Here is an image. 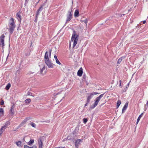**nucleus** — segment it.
<instances>
[{
	"mask_svg": "<svg viewBox=\"0 0 148 148\" xmlns=\"http://www.w3.org/2000/svg\"><path fill=\"white\" fill-rule=\"evenodd\" d=\"M9 29L10 33L12 34L13 32L14 29L15 27V25L14 23V19L13 18H12L9 20Z\"/></svg>",
	"mask_w": 148,
	"mask_h": 148,
	"instance_id": "f257e3e1",
	"label": "nucleus"
},
{
	"mask_svg": "<svg viewBox=\"0 0 148 148\" xmlns=\"http://www.w3.org/2000/svg\"><path fill=\"white\" fill-rule=\"evenodd\" d=\"M78 35H77L75 31L73 32L71 39V42H73V47H74L77 43L78 39Z\"/></svg>",
	"mask_w": 148,
	"mask_h": 148,
	"instance_id": "f03ea898",
	"label": "nucleus"
},
{
	"mask_svg": "<svg viewBox=\"0 0 148 148\" xmlns=\"http://www.w3.org/2000/svg\"><path fill=\"white\" fill-rule=\"evenodd\" d=\"M104 94H101L96 99V101L93 105H92L90 107L91 109L94 108L97 105L98 102L100 100V99L103 97Z\"/></svg>",
	"mask_w": 148,
	"mask_h": 148,
	"instance_id": "7ed1b4c3",
	"label": "nucleus"
},
{
	"mask_svg": "<svg viewBox=\"0 0 148 148\" xmlns=\"http://www.w3.org/2000/svg\"><path fill=\"white\" fill-rule=\"evenodd\" d=\"M5 36L4 34H2L0 37V47H2V49H4L5 46L4 38Z\"/></svg>",
	"mask_w": 148,
	"mask_h": 148,
	"instance_id": "20e7f679",
	"label": "nucleus"
},
{
	"mask_svg": "<svg viewBox=\"0 0 148 148\" xmlns=\"http://www.w3.org/2000/svg\"><path fill=\"white\" fill-rule=\"evenodd\" d=\"M51 51L52 50L50 49L49 52L47 51L46 52L44 56L45 61L49 60V58H51Z\"/></svg>",
	"mask_w": 148,
	"mask_h": 148,
	"instance_id": "39448f33",
	"label": "nucleus"
},
{
	"mask_svg": "<svg viewBox=\"0 0 148 148\" xmlns=\"http://www.w3.org/2000/svg\"><path fill=\"white\" fill-rule=\"evenodd\" d=\"M72 11V9L69 10L68 12V14L67 15V18L66 20V22L69 21L72 18V17L71 12Z\"/></svg>",
	"mask_w": 148,
	"mask_h": 148,
	"instance_id": "423d86ee",
	"label": "nucleus"
},
{
	"mask_svg": "<svg viewBox=\"0 0 148 148\" xmlns=\"http://www.w3.org/2000/svg\"><path fill=\"white\" fill-rule=\"evenodd\" d=\"M45 63L47 64L48 68H52L53 67V64L49 60L45 61Z\"/></svg>",
	"mask_w": 148,
	"mask_h": 148,
	"instance_id": "0eeeda50",
	"label": "nucleus"
},
{
	"mask_svg": "<svg viewBox=\"0 0 148 148\" xmlns=\"http://www.w3.org/2000/svg\"><path fill=\"white\" fill-rule=\"evenodd\" d=\"M82 142V140L78 139L75 142V146L76 148H78L79 145Z\"/></svg>",
	"mask_w": 148,
	"mask_h": 148,
	"instance_id": "6e6552de",
	"label": "nucleus"
},
{
	"mask_svg": "<svg viewBox=\"0 0 148 148\" xmlns=\"http://www.w3.org/2000/svg\"><path fill=\"white\" fill-rule=\"evenodd\" d=\"M15 106L14 105H13L11 107L10 110L9 111V113L12 116L13 115L14 113Z\"/></svg>",
	"mask_w": 148,
	"mask_h": 148,
	"instance_id": "1a4fd4ad",
	"label": "nucleus"
},
{
	"mask_svg": "<svg viewBox=\"0 0 148 148\" xmlns=\"http://www.w3.org/2000/svg\"><path fill=\"white\" fill-rule=\"evenodd\" d=\"M21 13L20 12H18L16 14V18L19 22H21Z\"/></svg>",
	"mask_w": 148,
	"mask_h": 148,
	"instance_id": "9d476101",
	"label": "nucleus"
},
{
	"mask_svg": "<svg viewBox=\"0 0 148 148\" xmlns=\"http://www.w3.org/2000/svg\"><path fill=\"white\" fill-rule=\"evenodd\" d=\"M83 73V69L81 67L78 71L77 73V75L81 77L82 76Z\"/></svg>",
	"mask_w": 148,
	"mask_h": 148,
	"instance_id": "9b49d317",
	"label": "nucleus"
},
{
	"mask_svg": "<svg viewBox=\"0 0 148 148\" xmlns=\"http://www.w3.org/2000/svg\"><path fill=\"white\" fill-rule=\"evenodd\" d=\"M29 118H26L22 122L20 125V126H21L24 125L27 122V121L29 119Z\"/></svg>",
	"mask_w": 148,
	"mask_h": 148,
	"instance_id": "f8f14e48",
	"label": "nucleus"
},
{
	"mask_svg": "<svg viewBox=\"0 0 148 148\" xmlns=\"http://www.w3.org/2000/svg\"><path fill=\"white\" fill-rule=\"evenodd\" d=\"M128 105V103H126L124 105L122 110V112L123 113L127 109Z\"/></svg>",
	"mask_w": 148,
	"mask_h": 148,
	"instance_id": "ddd939ff",
	"label": "nucleus"
},
{
	"mask_svg": "<svg viewBox=\"0 0 148 148\" xmlns=\"http://www.w3.org/2000/svg\"><path fill=\"white\" fill-rule=\"evenodd\" d=\"M10 124V122L9 121H8L6 122L4 125L2 126V128H4V129H5L6 127L9 125Z\"/></svg>",
	"mask_w": 148,
	"mask_h": 148,
	"instance_id": "4468645a",
	"label": "nucleus"
},
{
	"mask_svg": "<svg viewBox=\"0 0 148 148\" xmlns=\"http://www.w3.org/2000/svg\"><path fill=\"white\" fill-rule=\"evenodd\" d=\"M93 96V94L91 93L90 94V95L88 96L87 99V101L88 102H89L90 99Z\"/></svg>",
	"mask_w": 148,
	"mask_h": 148,
	"instance_id": "2eb2a0df",
	"label": "nucleus"
},
{
	"mask_svg": "<svg viewBox=\"0 0 148 148\" xmlns=\"http://www.w3.org/2000/svg\"><path fill=\"white\" fill-rule=\"evenodd\" d=\"M38 142L39 148H42L43 144L41 140H39L38 141Z\"/></svg>",
	"mask_w": 148,
	"mask_h": 148,
	"instance_id": "dca6fc26",
	"label": "nucleus"
},
{
	"mask_svg": "<svg viewBox=\"0 0 148 148\" xmlns=\"http://www.w3.org/2000/svg\"><path fill=\"white\" fill-rule=\"evenodd\" d=\"M74 16L75 17H78L79 16V12L78 10H76L74 12Z\"/></svg>",
	"mask_w": 148,
	"mask_h": 148,
	"instance_id": "f3484780",
	"label": "nucleus"
},
{
	"mask_svg": "<svg viewBox=\"0 0 148 148\" xmlns=\"http://www.w3.org/2000/svg\"><path fill=\"white\" fill-rule=\"evenodd\" d=\"M16 144L17 146L19 147H21L22 146V142L21 141H18L16 142Z\"/></svg>",
	"mask_w": 148,
	"mask_h": 148,
	"instance_id": "a211bd4d",
	"label": "nucleus"
},
{
	"mask_svg": "<svg viewBox=\"0 0 148 148\" xmlns=\"http://www.w3.org/2000/svg\"><path fill=\"white\" fill-rule=\"evenodd\" d=\"M54 58L56 60V63H57V64H58L59 65L61 64V63L58 60L56 56L55 55L54 56Z\"/></svg>",
	"mask_w": 148,
	"mask_h": 148,
	"instance_id": "6ab92c4d",
	"label": "nucleus"
},
{
	"mask_svg": "<svg viewBox=\"0 0 148 148\" xmlns=\"http://www.w3.org/2000/svg\"><path fill=\"white\" fill-rule=\"evenodd\" d=\"M4 110L2 108H0V116H2L3 115Z\"/></svg>",
	"mask_w": 148,
	"mask_h": 148,
	"instance_id": "aec40b11",
	"label": "nucleus"
},
{
	"mask_svg": "<svg viewBox=\"0 0 148 148\" xmlns=\"http://www.w3.org/2000/svg\"><path fill=\"white\" fill-rule=\"evenodd\" d=\"M125 58V57L124 56H122L119 58V59L118 60L117 63V64H120L121 62L123 59L124 58Z\"/></svg>",
	"mask_w": 148,
	"mask_h": 148,
	"instance_id": "412c9836",
	"label": "nucleus"
},
{
	"mask_svg": "<svg viewBox=\"0 0 148 148\" xmlns=\"http://www.w3.org/2000/svg\"><path fill=\"white\" fill-rule=\"evenodd\" d=\"M80 21L82 23H84L86 24V26H87V24L88 23V20L86 18L84 20H82V19H81L80 20Z\"/></svg>",
	"mask_w": 148,
	"mask_h": 148,
	"instance_id": "4be33fe9",
	"label": "nucleus"
},
{
	"mask_svg": "<svg viewBox=\"0 0 148 148\" xmlns=\"http://www.w3.org/2000/svg\"><path fill=\"white\" fill-rule=\"evenodd\" d=\"M143 113H142L138 116V119H137L136 123L137 124L138 122H139V121H140V118L142 116L143 114Z\"/></svg>",
	"mask_w": 148,
	"mask_h": 148,
	"instance_id": "5701e85b",
	"label": "nucleus"
},
{
	"mask_svg": "<svg viewBox=\"0 0 148 148\" xmlns=\"http://www.w3.org/2000/svg\"><path fill=\"white\" fill-rule=\"evenodd\" d=\"M34 142V139H31L29 141L28 143L27 144L29 145H31Z\"/></svg>",
	"mask_w": 148,
	"mask_h": 148,
	"instance_id": "b1692460",
	"label": "nucleus"
},
{
	"mask_svg": "<svg viewBox=\"0 0 148 148\" xmlns=\"http://www.w3.org/2000/svg\"><path fill=\"white\" fill-rule=\"evenodd\" d=\"M45 69V66H44L42 69L40 70V73L42 75H44L45 73V72H43V71Z\"/></svg>",
	"mask_w": 148,
	"mask_h": 148,
	"instance_id": "393cba45",
	"label": "nucleus"
},
{
	"mask_svg": "<svg viewBox=\"0 0 148 148\" xmlns=\"http://www.w3.org/2000/svg\"><path fill=\"white\" fill-rule=\"evenodd\" d=\"M24 148H37L36 146L34 145L32 147H29L27 145H25L24 146Z\"/></svg>",
	"mask_w": 148,
	"mask_h": 148,
	"instance_id": "a878e982",
	"label": "nucleus"
},
{
	"mask_svg": "<svg viewBox=\"0 0 148 148\" xmlns=\"http://www.w3.org/2000/svg\"><path fill=\"white\" fill-rule=\"evenodd\" d=\"M31 101V100L30 99H27L25 100V103L27 104H28L30 103Z\"/></svg>",
	"mask_w": 148,
	"mask_h": 148,
	"instance_id": "bb28decb",
	"label": "nucleus"
},
{
	"mask_svg": "<svg viewBox=\"0 0 148 148\" xmlns=\"http://www.w3.org/2000/svg\"><path fill=\"white\" fill-rule=\"evenodd\" d=\"M11 84L8 83L6 86L5 89L7 90H8L11 87Z\"/></svg>",
	"mask_w": 148,
	"mask_h": 148,
	"instance_id": "cd10ccee",
	"label": "nucleus"
},
{
	"mask_svg": "<svg viewBox=\"0 0 148 148\" xmlns=\"http://www.w3.org/2000/svg\"><path fill=\"white\" fill-rule=\"evenodd\" d=\"M121 102L120 100H119L118 101L117 103V108H118L121 104Z\"/></svg>",
	"mask_w": 148,
	"mask_h": 148,
	"instance_id": "c85d7f7f",
	"label": "nucleus"
},
{
	"mask_svg": "<svg viewBox=\"0 0 148 148\" xmlns=\"http://www.w3.org/2000/svg\"><path fill=\"white\" fill-rule=\"evenodd\" d=\"M30 125H31L32 127H35L36 126V124L32 122L30 123Z\"/></svg>",
	"mask_w": 148,
	"mask_h": 148,
	"instance_id": "c756f323",
	"label": "nucleus"
},
{
	"mask_svg": "<svg viewBox=\"0 0 148 148\" xmlns=\"http://www.w3.org/2000/svg\"><path fill=\"white\" fill-rule=\"evenodd\" d=\"M88 120L87 119L85 118H84L83 119V123L85 124L86 123V122H87Z\"/></svg>",
	"mask_w": 148,
	"mask_h": 148,
	"instance_id": "7c9ffc66",
	"label": "nucleus"
},
{
	"mask_svg": "<svg viewBox=\"0 0 148 148\" xmlns=\"http://www.w3.org/2000/svg\"><path fill=\"white\" fill-rule=\"evenodd\" d=\"M4 128H2V127H1V129L0 130V135L3 133V129Z\"/></svg>",
	"mask_w": 148,
	"mask_h": 148,
	"instance_id": "2f4dec72",
	"label": "nucleus"
},
{
	"mask_svg": "<svg viewBox=\"0 0 148 148\" xmlns=\"http://www.w3.org/2000/svg\"><path fill=\"white\" fill-rule=\"evenodd\" d=\"M43 5H41L40 7L39 8V9L38 10V11H41L42 10V8L43 7Z\"/></svg>",
	"mask_w": 148,
	"mask_h": 148,
	"instance_id": "473e14b6",
	"label": "nucleus"
},
{
	"mask_svg": "<svg viewBox=\"0 0 148 148\" xmlns=\"http://www.w3.org/2000/svg\"><path fill=\"white\" fill-rule=\"evenodd\" d=\"M0 104L1 105H3L4 104V101H3V100H2V101H1V102H0Z\"/></svg>",
	"mask_w": 148,
	"mask_h": 148,
	"instance_id": "72a5a7b5",
	"label": "nucleus"
},
{
	"mask_svg": "<svg viewBox=\"0 0 148 148\" xmlns=\"http://www.w3.org/2000/svg\"><path fill=\"white\" fill-rule=\"evenodd\" d=\"M40 11L37 10L36 13V17H37L39 14Z\"/></svg>",
	"mask_w": 148,
	"mask_h": 148,
	"instance_id": "f704fd0d",
	"label": "nucleus"
},
{
	"mask_svg": "<svg viewBox=\"0 0 148 148\" xmlns=\"http://www.w3.org/2000/svg\"><path fill=\"white\" fill-rule=\"evenodd\" d=\"M91 93V94H93V95H97L98 93L97 92H93L92 93Z\"/></svg>",
	"mask_w": 148,
	"mask_h": 148,
	"instance_id": "c9c22d12",
	"label": "nucleus"
},
{
	"mask_svg": "<svg viewBox=\"0 0 148 148\" xmlns=\"http://www.w3.org/2000/svg\"><path fill=\"white\" fill-rule=\"evenodd\" d=\"M31 93L30 92H27V95H31Z\"/></svg>",
	"mask_w": 148,
	"mask_h": 148,
	"instance_id": "e433bc0d",
	"label": "nucleus"
},
{
	"mask_svg": "<svg viewBox=\"0 0 148 148\" xmlns=\"http://www.w3.org/2000/svg\"><path fill=\"white\" fill-rule=\"evenodd\" d=\"M121 82H122L121 81V80H120L119 83V85L120 86H121Z\"/></svg>",
	"mask_w": 148,
	"mask_h": 148,
	"instance_id": "4c0bfd02",
	"label": "nucleus"
},
{
	"mask_svg": "<svg viewBox=\"0 0 148 148\" xmlns=\"http://www.w3.org/2000/svg\"><path fill=\"white\" fill-rule=\"evenodd\" d=\"M89 103V102H88V101H87V102L86 103L85 105V106H87Z\"/></svg>",
	"mask_w": 148,
	"mask_h": 148,
	"instance_id": "58836bf2",
	"label": "nucleus"
},
{
	"mask_svg": "<svg viewBox=\"0 0 148 148\" xmlns=\"http://www.w3.org/2000/svg\"><path fill=\"white\" fill-rule=\"evenodd\" d=\"M143 24H145L146 22V21L145 20V21H143Z\"/></svg>",
	"mask_w": 148,
	"mask_h": 148,
	"instance_id": "ea45409f",
	"label": "nucleus"
},
{
	"mask_svg": "<svg viewBox=\"0 0 148 148\" xmlns=\"http://www.w3.org/2000/svg\"><path fill=\"white\" fill-rule=\"evenodd\" d=\"M83 78H85V75H83Z\"/></svg>",
	"mask_w": 148,
	"mask_h": 148,
	"instance_id": "a19ab883",
	"label": "nucleus"
},
{
	"mask_svg": "<svg viewBox=\"0 0 148 148\" xmlns=\"http://www.w3.org/2000/svg\"><path fill=\"white\" fill-rule=\"evenodd\" d=\"M67 138H68V139H69V138H69V137H67Z\"/></svg>",
	"mask_w": 148,
	"mask_h": 148,
	"instance_id": "79ce46f5",
	"label": "nucleus"
},
{
	"mask_svg": "<svg viewBox=\"0 0 148 148\" xmlns=\"http://www.w3.org/2000/svg\"><path fill=\"white\" fill-rule=\"evenodd\" d=\"M129 83L128 84V85H129Z\"/></svg>",
	"mask_w": 148,
	"mask_h": 148,
	"instance_id": "37998d69",
	"label": "nucleus"
}]
</instances>
